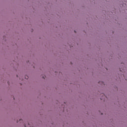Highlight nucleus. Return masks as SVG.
Segmentation results:
<instances>
[{"instance_id": "obj_1", "label": "nucleus", "mask_w": 127, "mask_h": 127, "mask_svg": "<svg viewBox=\"0 0 127 127\" xmlns=\"http://www.w3.org/2000/svg\"><path fill=\"white\" fill-rule=\"evenodd\" d=\"M25 79H28V76H25Z\"/></svg>"}]
</instances>
